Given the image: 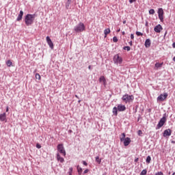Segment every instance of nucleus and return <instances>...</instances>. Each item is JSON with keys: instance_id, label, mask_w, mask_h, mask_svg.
Listing matches in <instances>:
<instances>
[{"instance_id": "f257e3e1", "label": "nucleus", "mask_w": 175, "mask_h": 175, "mask_svg": "<svg viewBox=\"0 0 175 175\" xmlns=\"http://www.w3.org/2000/svg\"><path fill=\"white\" fill-rule=\"evenodd\" d=\"M35 17H36L35 14H27L25 18V23L26 25L27 26L32 25V24H33V21L35 20Z\"/></svg>"}, {"instance_id": "f03ea898", "label": "nucleus", "mask_w": 175, "mask_h": 175, "mask_svg": "<svg viewBox=\"0 0 175 175\" xmlns=\"http://www.w3.org/2000/svg\"><path fill=\"white\" fill-rule=\"evenodd\" d=\"M74 31L75 32H77V33L83 32V31H85V25L81 22L74 27Z\"/></svg>"}, {"instance_id": "7ed1b4c3", "label": "nucleus", "mask_w": 175, "mask_h": 175, "mask_svg": "<svg viewBox=\"0 0 175 175\" xmlns=\"http://www.w3.org/2000/svg\"><path fill=\"white\" fill-rule=\"evenodd\" d=\"M122 101L125 102V103H128V102H132L135 99L133 95L124 94L122 98Z\"/></svg>"}, {"instance_id": "20e7f679", "label": "nucleus", "mask_w": 175, "mask_h": 175, "mask_svg": "<svg viewBox=\"0 0 175 175\" xmlns=\"http://www.w3.org/2000/svg\"><path fill=\"white\" fill-rule=\"evenodd\" d=\"M165 122H166V113H165L162 118L160 119L158 124L157 125L156 129H160V128H162L163 125H165Z\"/></svg>"}, {"instance_id": "39448f33", "label": "nucleus", "mask_w": 175, "mask_h": 175, "mask_svg": "<svg viewBox=\"0 0 175 175\" xmlns=\"http://www.w3.org/2000/svg\"><path fill=\"white\" fill-rule=\"evenodd\" d=\"M113 62L114 64H116L117 65H121L122 64V57H120V55L116 54L113 57Z\"/></svg>"}, {"instance_id": "423d86ee", "label": "nucleus", "mask_w": 175, "mask_h": 175, "mask_svg": "<svg viewBox=\"0 0 175 175\" xmlns=\"http://www.w3.org/2000/svg\"><path fill=\"white\" fill-rule=\"evenodd\" d=\"M57 151L65 157L66 155V151H65V148H64V144H59L57 145Z\"/></svg>"}, {"instance_id": "0eeeda50", "label": "nucleus", "mask_w": 175, "mask_h": 175, "mask_svg": "<svg viewBox=\"0 0 175 175\" xmlns=\"http://www.w3.org/2000/svg\"><path fill=\"white\" fill-rule=\"evenodd\" d=\"M167 93L161 94L157 97V100L159 102H163V100L167 98Z\"/></svg>"}, {"instance_id": "6e6552de", "label": "nucleus", "mask_w": 175, "mask_h": 175, "mask_svg": "<svg viewBox=\"0 0 175 175\" xmlns=\"http://www.w3.org/2000/svg\"><path fill=\"white\" fill-rule=\"evenodd\" d=\"M157 13L159 20L161 21H163V9L159 8Z\"/></svg>"}, {"instance_id": "1a4fd4ad", "label": "nucleus", "mask_w": 175, "mask_h": 175, "mask_svg": "<svg viewBox=\"0 0 175 175\" xmlns=\"http://www.w3.org/2000/svg\"><path fill=\"white\" fill-rule=\"evenodd\" d=\"M171 135H172V130H170V129H167L165 130L163 133V137H169V136H171Z\"/></svg>"}, {"instance_id": "9d476101", "label": "nucleus", "mask_w": 175, "mask_h": 175, "mask_svg": "<svg viewBox=\"0 0 175 175\" xmlns=\"http://www.w3.org/2000/svg\"><path fill=\"white\" fill-rule=\"evenodd\" d=\"M46 42L50 47L53 50L54 49V44L53 43V41H51V38L50 37L46 36Z\"/></svg>"}, {"instance_id": "9b49d317", "label": "nucleus", "mask_w": 175, "mask_h": 175, "mask_svg": "<svg viewBox=\"0 0 175 175\" xmlns=\"http://www.w3.org/2000/svg\"><path fill=\"white\" fill-rule=\"evenodd\" d=\"M131 144V138L129 137H126V139H123V144L125 147L129 146Z\"/></svg>"}, {"instance_id": "f8f14e48", "label": "nucleus", "mask_w": 175, "mask_h": 175, "mask_svg": "<svg viewBox=\"0 0 175 175\" xmlns=\"http://www.w3.org/2000/svg\"><path fill=\"white\" fill-rule=\"evenodd\" d=\"M163 28L161 25H157L154 28V32H157V33H161V31H162Z\"/></svg>"}, {"instance_id": "ddd939ff", "label": "nucleus", "mask_w": 175, "mask_h": 175, "mask_svg": "<svg viewBox=\"0 0 175 175\" xmlns=\"http://www.w3.org/2000/svg\"><path fill=\"white\" fill-rule=\"evenodd\" d=\"M117 108L118 111H125L126 110V107L122 105H118Z\"/></svg>"}, {"instance_id": "4468645a", "label": "nucleus", "mask_w": 175, "mask_h": 175, "mask_svg": "<svg viewBox=\"0 0 175 175\" xmlns=\"http://www.w3.org/2000/svg\"><path fill=\"white\" fill-rule=\"evenodd\" d=\"M23 16H24V12H23V10H21L16 18V21H21V20H23Z\"/></svg>"}, {"instance_id": "2eb2a0df", "label": "nucleus", "mask_w": 175, "mask_h": 175, "mask_svg": "<svg viewBox=\"0 0 175 175\" xmlns=\"http://www.w3.org/2000/svg\"><path fill=\"white\" fill-rule=\"evenodd\" d=\"M144 44L145 47H146V49H148V47L151 46V40H150L149 38L146 39Z\"/></svg>"}, {"instance_id": "dca6fc26", "label": "nucleus", "mask_w": 175, "mask_h": 175, "mask_svg": "<svg viewBox=\"0 0 175 175\" xmlns=\"http://www.w3.org/2000/svg\"><path fill=\"white\" fill-rule=\"evenodd\" d=\"M57 161L61 162V163H63V162L65 161L63 157H61V155H59V153L57 154Z\"/></svg>"}, {"instance_id": "f3484780", "label": "nucleus", "mask_w": 175, "mask_h": 175, "mask_svg": "<svg viewBox=\"0 0 175 175\" xmlns=\"http://www.w3.org/2000/svg\"><path fill=\"white\" fill-rule=\"evenodd\" d=\"M6 120V113L0 114V121H5Z\"/></svg>"}, {"instance_id": "a211bd4d", "label": "nucleus", "mask_w": 175, "mask_h": 175, "mask_svg": "<svg viewBox=\"0 0 175 175\" xmlns=\"http://www.w3.org/2000/svg\"><path fill=\"white\" fill-rule=\"evenodd\" d=\"M112 112L113 116H118V108H117V107H114L113 108Z\"/></svg>"}, {"instance_id": "6ab92c4d", "label": "nucleus", "mask_w": 175, "mask_h": 175, "mask_svg": "<svg viewBox=\"0 0 175 175\" xmlns=\"http://www.w3.org/2000/svg\"><path fill=\"white\" fill-rule=\"evenodd\" d=\"M109 32H110V29H105L104 30L105 38H106L107 36V35H109Z\"/></svg>"}, {"instance_id": "aec40b11", "label": "nucleus", "mask_w": 175, "mask_h": 175, "mask_svg": "<svg viewBox=\"0 0 175 175\" xmlns=\"http://www.w3.org/2000/svg\"><path fill=\"white\" fill-rule=\"evenodd\" d=\"M99 81L100 83H102V81H103V83H106V79L103 76H102L99 78Z\"/></svg>"}, {"instance_id": "412c9836", "label": "nucleus", "mask_w": 175, "mask_h": 175, "mask_svg": "<svg viewBox=\"0 0 175 175\" xmlns=\"http://www.w3.org/2000/svg\"><path fill=\"white\" fill-rule=\"evenodd\" d=\"M125 136H126L125 133H122V137H120V142H124V139H126Z\"/></svg>"}, {"instance_id": "4be33fe9", "label": "nucleus", "mask_w": 175, "mask_h": 175, "mask_svg": "<svg viewBox=\"0 0 175 175\" xmlns=\"http://www.w3.org/2000/svg\"><path fill=\"white\" fill-rule=\"evenodd\" d=\"M146 163H150V162H151V157L150 156H148L146 157Z\"/></svg>"}, {"instance_id": "5701e85b", "label": "nucleus", "mask_w": 175, "mask_h": 175, "mask_svg": "<svg viewBox=\"0 0 175 175\" xmlns=\"http://www.w3.org/2000/svg\"><path fill=\"white\" fill-rule=\"evenodd\" d=\"M162 65H163L162 63H156L154 66L155 68H162Z\"/></svg>"}, {"instance_id": "b1692460", "label": "nucleus", "mask_w": 175, "mask_h": 175, "mask_svg": "<svg viewBox=\"0 0 175 175\" xmlns=\"http://www.w3.org/2000/svg\"><path fill=\"white\" fill-rule=\"evenodd\" d=\"M96 162H97V163H98V164H100V162H102V159H100L99 158V157L97 156V157H96Z\"/></svg>"}, {"instance_id": "393cba45", "label": "nucleus", "mask_w": 175, "mask_h": 175, "mask_svg": "<svg viewBox=\"0 0 175 175\" xmlns=\"http://www.w3.org/2000/svg\"><path fill=\"white\" fill-rule=\"evenodd\" d=\"M12 61H10V60H8L7 62H6V65H7V66H9V67H10V66H12Z\"/></svg>"}, {"instance_id": "a878e982", "label": "nucleus", "mask_w": 175, "mask_h": 175, "mask_svg": "<svg viewBox=\"0 0 175 175\" xmlns=\"http://www.w3.org/2000/svg\"><path fill=\"white\" fill-rule=\"evenodd\" d=\"M146 174H147V170H143L140 173V175H146Z\"/></svg>"}, {"instance_id": "bb28decb", "label": "nucleus", "mask_w": 175, "mask_h": 175, "mask_svg": "<svg viewBox=\"0 0 175 175\" xmlns=\"http://www.w3.org/2000/svg\"><path fill=\"white\" fill-rule=\"evenodd\" d=\"M124 50H127L128 51H131V46H126L123 47Z\"/></svg>"}, {"instance_id": "cd10ccee", "label": "nucleus", "mask_w": 175, "mask_h": 175, "mask_svg": "<svg viewBox=\"0 0 175 175\" xmlns=\"http://www.w3.org/2000/svg\"><path fill=\"white\" fill-rule=\"evenodd\" d=\"M70 5V1H68L66 3V9H69Z\"/></svg>"}, {"instance_id": "c85d7f7f", "label": "nucleus", "mask_w": 175, "mask_h": 175, "mask_svg": "<svg viewBox=\"0 0 175 175\" xmlns=\"http://www.w3.org/2000/svg\"><path fill=\"white\" fill-rule=\"evenodd\" d=\"M155 13V10H154V9H150L149 10V14H154Z\"/></svg>"}, {"instance_id": "c756f323", "label": "nucleus", "mask_w": 175, "mask_h": 175, "mask_svg": "<svg viewBox=\"0 0 175 175\" xmlns=\"http://www.w3.org/2000/svg\"><path fill=\"white\" fill-rule=\"evenodd\" d=\"M136 36H143V33L140 31H136Z\"/></svg>"}, {"instance_id": "7c9ffc66", "label": "nucleus", "mask_w": 175, "mask_h": 175, "mask_svg": "<svg viewBox=\"0 0 175 175\" xmlns=\"http://www.w3.org/2000/svg\"><path fill=\"white\" fill-rule=\"evenodd\" d=\"M36 79H37V80H40L41 77H40V75H39V73L36 74Z\"/></svg>"}, {"instance_id": "2f4dec72", "label": "nucleus", "mask_w": 175, "mask_h": 175, "mask_svg": "<svg viewBox=\"0 0 175 175\" xmlns=\"http://www.w3.org/2000/svg\"><path fill=\"white\" fill-rule=\"evenodd\" d=\"M113 42H114V43H117V42H118V38H117V37L114 36L113 38Z\"/></svg>"}, {"instance_id": "473e14b6", "label": "nucleus", "mask_w": 175, "mask_h": 175, "mask_svg": "<svg viewBox=\"0 0 175 175\" xmlns=\"http://www.w3.org/2000/svg\"><path fill=\"white\" fill-rule=\"evenodd\" d=\"M137 135H138V136H140L141 135H143V131H142V130H139L137 131Z\"/></svg>"}, {"instance_id": "72a5a7b5", "label": "nucleus", "mask_w": 175, "mask_h": 175, "mask_svg": "<svg viewBox=\"0 0 175 175\" xmlns=\"http://www.w3.org/2000/svg\"><path fill=\"white\" fill-rule=\"evenodd\" d=\"M77 172H83V168L80 167L79 165L77 166Z\"/></svg>"}, {"instance_id": "f704fd0d", "label": "nucleus", "mask_w": 175, "mask_h": 175, "mask_svg": "<svg viewBox=\"0 0 175 175\" xmlns=\"http://www.w3.org/2000/svg\"><path fill=\"white\" fill-rule=\"evenodd\" d=\"M154 175H163V172H158L156 173Z\"/></svg>"}, {"instance_id": "c9c22d12", "label": "nucleus", "mask_w": 175, "mask_h": 175, "mask_svg": "<svg viewBox=\"0 0 175 175\" xmlns=\"http://www.w3.org/2000/svg\"><path fill=\"white\" fill-rule=\"evenodd\" d=\"M82 163H83V165H84L85 166H88V163H87L85 162V161H82Z\"/></svg>"}, {"instance_id": "e433bc0d", "label": "nucleus", "mask_w": 175, "mask_h": 175, "mask_svg": "<svg viewBox=\"0 0 175 175\" xmlns=\"http://www.w3.org/2000/svg\"><path fill=\"white\" fill-rule=\"evenodd\" d=\"M36 148H42V146L40 144H36Z\"/></svg>"}, {"instance_id": "4c0bfd02", "label": "nucleus", "mask_w": 175, "mask_h": 175, "mask_svg": "<svg viewBox=\"0 0 175 175\" xmlns=\"http://www.w3.org/2000/svg\"><path fill=\"white\" fill-rule=\"evenodd\" d=\"M88 172H90L89 169H86L84 172H83V174H86V173H88Z\"/></svg>"}, {"instance_id": "58836bf2", "label": "nucleus", "mask_w": 175, "mask_h": 175, "mask_svg": "<svg viewBox=\"0 0 175 175\" xmlns=\"http://www.w3.org/2000/svg\"><path fill=\"white\" fill-rule=\"evenodd\" d=\"M131 39H135V36L133 35V33L131 34Z\"/></svg>"}, {"instance_id": "ea45409f", "label": "nucleus", "mask_w": 175, "mask_h": 175, "mask_svg": "<svg viewBox=\"0 0 175 175\" xmlns=\"http://www.w3.org/2000/svg\"><path fill=\"white\" fill-rule=\"evenodd\" d=\"M69 173H72V172H73V168L72 167H70L69 169Z\"/></svg>"}, {"instance_id": "a19ab883", "label": "nucleus", "mask_w": 175, "mask_h": 175, "mask_svg": "<svg viewBox=\"0 0 175 175\" xmlns=\"http://www.w3.org/2000/svg\"><path fill=\"white\" fill-rule=\"evenodd\" d=\"M173 49H175V42L172 44Z\"/></svg>"}, {"instance_id": "79ce46f5", "label": "nucleus", "mask_w": 175, "mask_h": 175, "mask_svg": "<svg viewBox=\"0 0 175 175\" xmlns=\"http://www.w3.org/2000/svg\"><path fill=\"white\" fill-rule=\"evenodd\" d=\"M73 133V131H72V130L68 131V133Z\"/></svg>"}, {"instance_id": "37998d69", "label": "nucleus", "mask_w": 175, "mask_h": 175, "mask_svg": "<svg viewBox=\"0 0 175 175\" xmlns=\"http://www.w3.org/2000/svg\"><path fill=\"white\" fill-rule=\"evenodd\" d=\"M138 161H139V158H137L135 159V162H138Z\"/></svg>"}, {"instance_id": "c03bdc74", "label": "nucleus", "mask_w": 175, "mask_h": 175, "mask_svg": "<svg viewBox=\"0 0 175 175\" xmlns=\"http://www.w3.org/2000/svg\"><path fill=\"white\" fill-rule=\"evenodd\" d=\"M171 143L172 144H175V141H171Z\"/></svg>"}, {"instance_id": "a18cd8bd", "label": "nucleus", "mask_w": 175, "mask_h": 175, "mask_svg": "<svg viewBox=\"0 0 175 175\" xmlns=\"http://www.w3.org/2000/svg\"><path fill=\"white\" fill-rule=\"evenodd\" d=\"M81 173H83V172H78L79 175H81Z\"/></svg>"}, {"instance_id": "49530a36", "label": "nucleus", "mask_w": 175, "mask_h": 175, "mask_svg": "<svg viewBox=\"0 0 175 175\" xmlns=\"http://www.w3.org/2000/svg\"><path fill=\"white\" fill-rule=\"evenodd\" d=\"M129 44H130V46H132V41H130Z\"/></svg>"}, {"instance_id": "de8ad7c7", "label": "nucleus", "mask_w": 175, "mask_h": 175, "mask_svg": "<svg viewBox=\"0 0 175 175\" xmlns=\"http://www.w3.org/2000/svg\"><path fill=\"white\" fill-rule=\"evenodd\" d=\"M6 111H9V107H7V108H6Z\"/></svg>"}, {"instance_id": "09e8293b", "label": "nucleus", "mask_w": 175, "mask_h": 175, "mask_svg": "<svg viewBox=\"0 0 175 175\" xmlns=\"http://www.w3.org/2000/svg\"><path fill=\"white\" fill-rule=\"evenodd\" d=\"M123 24H126V21H124Z\"/></svg>"}, {"instance_id": "8fccbe9b", "label": "nucleus", "mask_w": 175, "mask_h": 175, "mask_svg": "<svg viewBox=\"0 0 175 175\" xmlns=\"http://www.w3.org/2000/svg\"><path fill=\"white\" fill-rule=\"evenodd\" d=\"M167 33V31H165L164 36H166Z\"/></svg>"}, {"instance_id": "3c124183", "label": "nucleus", "mask_w": 175, "mask_h": 175, "mask_svg": "<svg viewBox=\"0 0 175 175\" xmlns=\"http://www.w3.org/2000/svg\"><path fill=\"white\" fill-rule=\"evenodd\" d=\"M130 3H133V1H129Z\"/></svg>"}, {"instance_id": "603ef678", "label": "nucleus", "mask_w": 175, "mask_h": 175, "mask_svg": "<svg viewBox=\"0 0 175 175\" xmlns=\"http://www.w3.org/2000/svg\"><path fill=\"white\" fill-rule=\"evenodd\" d=\"M173 61L175 62V56L173 57Z\"/></svg>"}, {"instance_id": "864d4df0", "label": "nucleus", "mask_w": 175, "mask_h": 175, "mask_svg": "<svg viewBox=\"0 0 175 175\" xmlns=\"http://www.w3.org/2000/svg\"><path fill=\"white\" fill-rule=\"evenodd\" d=\"M88 69L91 70V66H88Z\"/></svg>"}, {"instance_id": "5fc2aeb1", "label": "nucleus", "mask_w": 175, "mask_h": 175, "mask_svg": "<svg viewBox=\"0 0 175 175\" xmlns=\"http://www.w3.org/2000/svg\"><path fill=\"white\" fill-rule=\"evenodd\" d=\"M125 34V31H122V35H124Z\"/></svg>"}, {"instance_id": "6e6d98bb", "label": "nucleus", "mask_w": 175, "mask_h": 175, "mask_svg": "<svg viewBox=\"0 0 175 175\" xmlns=\"http://www.w3.org/2000/svg\"><path fill=\"white\" fill-rule=\"evenodd\" d=\"M81 102V100H78V103H80Z\"/></svg>"}, {"instance_id": "4d7b16f0", "label": "nucleus", "mask_w": 175, "mask_h": 175, "mask_svg": "<svg viewBox=\"0 0 175 175\" xmlns=\"http://www.w3.org/2000/svg\"><path fill=\"white\" fill-rule=\"evenodd\" d=\"M120 31H121V29H118V32H120Z\"/></svg>"}, {"instance_id": "13d9d810", "label": "nucleus", "mask_w": 175, "mask_h": 175, "mask_svg": "<svg viewBox=\"0 0 175 175\" xmlns=\"http://www.w3.org/2000/svg\"><path fill=\"white\" fill-rule=\"evenodd\" d=\"M139 120H140V116H139L138 119H137V121H139Z\"/></svg>"}, {"instance_id": "bf43d9fd", "label": "nucleus", "mask_w": 175, "mask_h": 175, "mask_svg": "<svg viewBox=\"0 0 175 175\" xmlns=\"http://www.w3.org/2000/svg\"><path fill=\"white\" fill-rule=\"evenodd\" d=\"M75 96L79 99V96L77 95H75Z\"/></svg>"}, {"instance_id": "052dcab7", "label": "nucleus", "mask_w": 175, "mask_h": 175, "mask_svg": "<svg viewBox=\"0 0 175 175\" xmlns=\"http://www.w3.org/2000/svg\"><path fill=\"white\" fill-rule=\"evenodd\" d=\"M168 174H169V175H170V174H171V172H168Z\"/></svg>"}, {"instance_id": "680f3d73", "label": "nucleus", "mask_w": 175, "mask_h": 175, "mask_svg": "<svg viewBox=\"0 0 175 175\" xmlns=\"http://www.w3.org/2000/svg\"><path fill=\"white\" fill-rule=\"evenodd\" d=\"M175 174V172H173V174L172 175H174Z\"/></svg>"}, {"instance_id": "e2e57ef3", "label": "nucleus", "mask_w": 175, "mask_h": 175, "mask_svg": "<svg viewBox=\"0 0 175 175\" xmlns=\"http://www.w3.org/2000/svg\"><path fill=\"white\" fill-rule=\"evenodd\" d=\"M69 175H72V173H69Z\"/></svg>"}, {"instance_id": "0e129e2a", "label": "nucleus", "mask_w": 175, "mask_h": 175, "mask_svg": "<svg viewBox=\"0 0 175 175\" xmlns=\"http://www.w3.org/2000/svg\"><path fill=\"white\" fill-rule=\"evenodd\" d=\"M129 1H135V0H129Z\"/></svg>"}, {"instance_id": "69168bd1", "label": "nucleus", "mask_w": 175, "mask_h": 175, "mask_svg": "<svg viewBox=\"0 0 175 175\" xmlns=\"http://www.w3.org/2000/svg\"><path fill=\"white\" fill-rule=\"evenodd\" d=\"M68 1H72V0H68Z\"/></svg>"}]
</instances>
